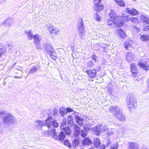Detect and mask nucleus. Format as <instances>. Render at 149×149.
I'll return each instance as SVG.
<instances>
[{"label":"nucleus","instance_id":"1","mask_svg":"<svg viewBox=\"0 0 149 149\" xmlns=\"http://www.w3.org/2000/svg\"><path fill=\"white\" fill-rule=\"evenodd\" d=\"M3 124L5 126H9L14 124L16 122L15 117L11 113H7L2 118Z\"/></svg>","mask_w":149,"mask_h":149},{"label":"nucleus","instance_id":"2","mask_svg":"<svg viewBox=\"0 0 149 149\" xmlns=\"http://www.w3.org/2000/svg\"><path fill=\"white\" fill-rule=\"evenodd\" d=\"M45 134H48V136L52 135V138L56 141H62L65 137V135L64 134L63 131H61L59 134V135H57V133L55 131V129H53L45 132Z\"/></svg>","mask_w":149,"mask_h":149},{"label":"nucleus","instance_id":"3","mask_svg":"<svg viewBox=\"0 0 149 149\" xmlns=\"http://www.w3.org/2000/svg\"><path fill=\"white\" fill-rule=\"evenodd\" d=\"M119 17H116L114 18H112L113 20L110 19L108 20L107 24L109 25H110L112 24H115L116 26L118 28L121 26L123 25L124 23L123 21L119 20Z\"/></svg>","mask_w":149,"mask_h":149},{"label":"nucleus","instance_id":"4","mask_svg":"<svg viewBox=\"0 0 149 149\" xmlns=\"http://www.w3.org/2000/svg\"><path fill=\"white\" fill-rule=\"evenodd\" d=\"M46 126L49 128L52 127H58V124L56 120L53 119L51 117H49L45 120Z\"/></svg>","mask_w":149,"mask_h":149},{"label":"nucleus","instance_id":"5","mask_svg":"<svg viewBox=\"0 0 149 149\" xmlns=\"http://www.w3.org/2000/svg\"><path fill=\"white\" fill-rule=\"evenodd\" d=\"M77 27L80 37L81 39H84L86 36V33L84 29V25L82 21L79 22Z\"/></svg>","mask_w":149,"mask_h":149},{"label":"nucleus","instance_id":"6","mask_svg":"<svg viewBox=\"0 0 149 149\" xmlns=\"http://www.w3.org/2000/svg\"><path fill=\"white\" fill-rule=\"evenodd\" d=\"M127 104L130 111L131 109H134L135 104H136V100L134 97H131L127 100Z\"/></svg>","mask_w":149,"mask_h":149},{"label":"nucleus","instance_id":"7","mask_svg":"<svg viewBox=\"0 0 149 149\" xmlns=\"http://www.w3.org/2000/svg\"><path fill=\"white\" fill-rule=\"evenodd\" d=\"M43 47L46 50L47 53L50 54H51L52 52H53V50H54L52 45L48 42L43 43Z\"/></svg>","mask_w":149,"mask_h":149},{"label":"nucleus","instance_id":"8","mask_svg":"<svg viewBox=\"0 0 149 149\" xmlns=\"http://www.w3.org/2000/svg\"><path fill=\"white\" fill-rule=\"evenodd\" d=\"M126 12L132 15H135L138 14V12L135 9L133 8H126L125 9Z\"/></svg>","mask_w":149,"mask_h":149},{"label":"nucleus","instance_id":"9","mask_svg":"<svg viewBox=\"0 0 149 149\" xmlns=\"http://www.w3.org/2000/svg\"><path fill=\"white\" fill-rule=\"evenodd\" d=\"M122 17L123 19L125 20L126 22L130 21L134 23H136L138 22V19L137 18L133 17H129L127 15L125 16L123 15L122 16Z\"/></svg>","mask_w":149,"mask_h":149},{"label":"nucleus","instance_id":"10","mask_svg":"<svg viewBox=\"0 0 149 149\" xmlns=\"http://www.w3.org/2000/svg\"><path fill=\"white\" fill-rule=\"evenodd\" d=\"M139 65L141 68L144 69L145 70L147 71L149 70V62L146 61L143 62H139Z\"/></svg>","mask_w":149,"mask_h":149},{"label":"nucleus","instance_id":"11","mask_svg":"<svg viewBox=\"0 0 149 149\" xmlns=\"http://www.w3.org/2000/svg\"><path fill=\"white\" fill-rule=\"evenodd\" d=\"M131 71L132 77H136L138 74V70L134 64H131Z\"/></svg>","mask_w":149,"mask_h":149},{"label":"nucleus","instance_id":"12","mask_svg":"<svg viewBox=\"0 0 149 149\" xmlns=\"http://www.w3.org/2000/svg\"><path fill=\"white\" fill-rule=\"evenodd\" d=\"M36 127L38 129H41L42 127L45 125V123L42 120H37L35 122Z\"/></svg>","mask_w":149,"mask_h":149},{"label":"nucleus","instance_id":"13","mask_svg":"<svg viewBox=\"0 0 149 149\" xmlns=\"http://www.w3.org/2000/svg\"><path fill=\"white\" fill-rule=\"evenodd\" d=\"M47 26L49 27V31L51 34H53L55 35H57L58 32L59 31L56 28L53 27L52 25L50 24H48Z\"/></svg>","mask_w":149,"mask_h":149},{"label":"nucleus","instance_id":"14","mask_svg":"<svg viewBox=\"0 0 149 149\" xmlns=\"http://www.w3.org/2000/svg\"><path fill=\"white\" fill-rule=\"evenodd\" d=\"M109 110L115 116L116 114L118 113L120 111V110L119 108H118L116 106H111L110 107Z\"/></svg>","mask_w":149,"mask_h":149},{"label":"nucleus","instance_id":"15","mask_svg":"<svg viewBox=\"0 0 149 149\" xmlns=\"http://www.w3.org/2000/svg\"><path fill=\"white\" fill-rule=\"evenodd\" d=\"M134 58V55L132 53L129 52L127 54L126 60L128 62H131Z\"/></svg>","mask_w":149,"mask_h":149},{"label":"nucleus","instance_id":"16","mask_svg":"<svg viewBox=\"0 0 149 149\" xmlns=\"http://www.w3.org/2000/svg\"><path fill=\"white\" fill-rule=\"evenodd\" d=\"M116 118L121 121H124L125 120V117L121 111L118 113L116 114Z\"/></svg>","mask_w":149,"mask_h":149},{"label":"nucleus","instance_id":"17","mask_svg":"<svg viewBox=\"0 0 149 149\" xmlns=\"http://www.w3.org/2000/svg\"><path fill=\"white\" fill-rule=\"evenodd\" d=\"M86 72L91 78L94 77L96 74V71L95 69L87 70Z\"/></svg>","mask_w":149,"mask_h":149},{"label":"nucleus","instance_id":"18","mask_svg":"<svg viewBox=\"0 0 149 149\" xmlns=\"http://www.w3.org/2000/svg\"><path fill=\"white\" fill-rule=\"evenodd\" d=\"M138 144L135 142H130L128 143V149H138Z\"/></svg>","mask_w":149,"mask_h":149},{"label":"nucleus","instance_id":"19","mask_svg":"<svg viewBox=\"0 0 149 149\" xmlns=\"http://www.w3.org/2000/svg\"><path fill=\"white\" fill-rule=\"evenodd\" d=\"M102 125H99L94 127V130L95 131V133L97 135H98L102 131Z\"/></svg>","mask_w":149,"mask_h":149},{"label":"nucleus","instance_id":"20","mask_svg":"<svg viewBox=\"0 0 149 149\" xmlns=\"http://www.w3.org/2000/svg\"><path fill=\"white\" fill-rule=\"evenodd\" d=\"M60 127L61 129H62V131H63V133H64L66 135H70V134L71 131L69 127H67L62 128V127L61 126Z\"/></svg>","mask_w":149,"mask_h":149},{"label":"nucleus","instance_id":"21","mask_svg":"<svg viewBox=\"0 0 149 149\" xmlns=\"http://www.w3.org/2000/svg\"><path fill=\"white\" fill-rule=\"evenodd\" d=\"M59 113L61 116L62 117H63L65 114L67 113L66 108L64 107H62L59 109Z\"/></svg>","mask_w":149,"mask_h":149},{"label":"nucleus","instance_id":"22","mask_svg":"<svg viewBox=\"0 0 149 149\" xmlns=\"http://www.w3.org/2000/svg\"><path fill=\"white\" fill-rule=\"evenodd\" d=\"M92 142L88 138H86L85 139L82 141V144L83 146H88L89 145L91 144Z\"/></svg>","mask_w":149,"mask_h":149},{"label":"nucleus","instance_id":"23","mask_svg":"<svg viewBox=\"0 0 149 149\" xmlns=\"http://www.w3.org/2000/svg\"><path fill=\"white\" fill-rule=\"evenodd\" d=\"M75 119L76 122L79 124V125L81 126L83 124V119L81 118L80 117L77 115H76L75 117Z\"/></svg>","mask_w":149,"mask_h":149},{"label":"nucleus","instance_id":"24","mask_svg":"<svg viewBox=\"0 0 149 149\" xmlns=\"http://www.w3.org/2000/svg\"><path fill=\"white\" fill-rule=\"evenodd\" d=\"M94 8L95 11L99 12L103 9V6L102 5H99V4H95Z\"/></svg>","mask_w":149,"mask_h":149},{"label":"nucleus","instance_id":"25","mask_svg":"<svg viewBox=\"0 0 149 149\" xmlns=\"http://www.w3.org/2000/svg\"><path fill=\"white\" fill-rule=\"evenodd\" d=\"M140 18L141 22L145 24H149V19L144 15H141Z\"/></svg>","mask_w":149,"mask_h":149},{"label":"nucleus","instance_id":"26","mask_svg":"<svg viewBox=\"0 0 149 149\" xmlns=\"http://www.w3.org/2000/svg\"><path fill=\"white\" fill-rule=\"evenodd\" d=\"M140 39L143 41L146 42L148 41L149 36L147 34H143L141 36Z\"/></svg>","mask_w":149,"mask_h":149},{"label":"nucleus","instance_id":"27","mask_svg":"<svg viewBox=\"0 0 149 149\" xmlns=\"http://www.w3.org/2000/svg\"><path fill=\"white\" fill-rule=\"evenodd\" d=\"M35 43H38L41 39V38L39 35L36 34L33 36V37Z\"/></svg>","mask_w":149,"mask_h":149},{"label":"nucleus","instance_id":"28","mask_svg":"<svg viewBox=\"0 0 149 149\" xmlns=\"http://www.w3.org/2000/svg\"><path fill=\"white\" fill-rule=\"evenodd\" d=\"M68 123L69 125L70 126H72L74 123V120L72 118V117L70 116H69L68 120Z\"/></svg>","mask_w":149,"mask_h":149},{"label":"nucleus","instance_id":"29","mask_svg":"<svg viewBox=\"0 0 149 149\" xmlns=\"http://www.w3.org/2000/svg\"><path fill=\"white\" fill-rule=\"evenodd\" d=\"M118 33L120 37L122 38H124L126 36V35L124 31L122 29H119L118 31Z\"/></svg>","mask_w":149,"mask_h":149},{"label":"nucleus","instance_id":"30","mask_svg":"<svg viewBox=\"0 0 149 149\" xmlns=\"http://www.w3.org/2000/svg\"><path fill=\"white\" fill-rule=\"evenodd\" d=\"M93 143L95 145L96 148L97 147H99L100 144L101 143L98 139L96 138L94 140Z\"/></svg>","mask_w":149,"mask_h":149},{"label":"nucleus","instance_id":"31","mask_svg":"<svg viewBox=\"0 0 149 149\" xmlns=\"http://www.w3.org/2000/svg\"><path fill=\"white\" fill-rule=\"evenodd\" d=\"M124 47L126 50L128 51L131 50L132 47L130 43L128 42H124Z\"/></svg>","mask_w":149,"mask_h":149},{"label":"nucleus","instance_id":"32","mask_svg":"<svg viewBox=\"0 0 149 149\" xmlns=\"http://www.w3.org/2000/svg\"><path fill=\"white\" fill-rule=\"evenodd\" d=\"M115 1L116 4L119 6L123 7L125 6L124 2L122 0L118 1L117 0H115Z\"/></svg>","mask_w":149,"mask_h":149},{"label":"nucleus","instance_id":"33","mask_svg":"<svg viewBox=\"0 0 149 149\" xmlns=\"http://www.w3.org/2000/svg\"><path fill=\"white\" fill-rule=\"evenodd\" d=\"M26 33L27 35L28 38L29 40H31L33 37V34L31 33V31L29 30L26 31Z\"/></svg>","mask_w":149,"mask_h":149},{"label":"nucleus","instance_id":"34","mask_svg":"<svg viewBox=\"0 0 149 149\" xmlns=\"http://www.w3.org/2000/svg\"><path fill=\"white\" fill-rule=\"evenodd\" d=\"M38 68V67H36V66H34L32 67L31 69L29 72L28 74L33 73L36 72L37 71V69Z\"/></svg>","mask_w":149,"mask_h":149},{"label":"nucleus","instance_id":"35","mask_svg":"<svg viewBox=\"0 0 149 149\" xmlns=\"http://www.w3.org/2000/svg\"><path fill=\"white\" fill-rule=\"evenodd\" d=\"M79 141L78 139H74L72 142V146L74 148L76 147L79 145Z\"/></svg>","mask_w":149,"mask_h":149},{"label":"nucleus","instance_id":"36","mask_svg":"<svg viewBox=\"0 0 149 149\" xmlns=\"http://www.w3.org/2000/svg\"><path fill=\"white\" fill-rule=\"evenodd\" d=\"M53 52H52V54H49L50 55L51 58L53 59L54 60H56L57 59V56L55 55V50H54Z\"/></svg>","mask_w":149,"mask_h":149},{"label":"nucleus","instance_id":"37","mask_svg":"<svg viewBox=\"0 0 149 149\" xmlns=\"http://www.w3.org/2000/svg\"><path fill=\"white\" fill-rule=\"evenodd\" d=\"M12 22L11 19H7L5 20L3 23L2 24H7L9 26H10L12 24Z\"/></svg>","mask_w":149,"mask_h":149},{"label":"nucleus","instance_id":"38","mask_svg":"<svg viewBox=\"0 0 149 149\" xmlns=\"http://www.w3.org/2000/svg\"><path fill=\"white\" fill-rule=\"evenodd\" d=\"M110 11H111V12L109 13V15L111 18L112 19V18H114V17H118V16H116L115 12L114 11L111 10Z\"/></svg>","mask_w":149,"mask_h":149},{"label":"nucleus","instance_id":"39","mask_svg":"<svg viewBox=\"0 0 149 149\" xmlns=\"http://www.w3.org/2000/svg\"><path fill=\"white\" fill-rule=\"evenodd\" d=\"M93 19L97 21H99L101 19V17H100L97 13L94 14L93 17Z\"/></svg>","mask_w":149,"mask_h":149},{"label":"nucleus","instance_id":"40","mask_svg":"<svg viewBox=\"0 0 149 149\" xmlns=\"http://www.w3.org/2000/svg\"><path fill=\"white\" fill-rule=\"evenodd\" d=\"M72 126L75 131H80V127L76 124H73Z\"/></svg>","mask_w":149,"mask_h":149},{"label":"nucleus","instance_id":"41","mask_svg":"<svg viewBox=\"0 0 149 149\" xmlns=\"http://www.w3.org/2000/svg\"><path fill=\"white\" fill-rule=\"evenodd\" d=\"M118 146V143H116L115 144H112L110 147V149H117Z\"/></svg>","mask_w":149,"mask_h":149},{"label":"nucleus","instance_id":"42","mask_svg":"<svg viewBox=\"0 0 149 149\" xmlns=\"http://www.w3.org/2000/svg\"><path fill=\"white\" fill-rule=\"evenodd\" d=\"M6 51L4 48H3V47L1 45H0V57L2 54L4 53Z\"/></svg>","mask_w":149,"mask_h":149},{"label":"nucleus","instance_id":"43","mask_svg":"<svg viewBox=\"0 0 149 149\" xmlns=\"http://www.w3.org/2000/svg\"><path fill=\"white\" fill-rule=\"evenodd\" d=\"M6 51L4 48H3V47L1 45H0V57L2 54L4 53Z\"/></svg>","mask_w":149,"mask_h":149},{"label":"nucleus","instance_id":"44","mask_svg":"<svg viewBox=\"0 0 149 149\" xmlns=\"http://www.w3.org/2000/svg\"><path fill=\"white\" fill-rule=\"evenodd\" d=\"M64 144L65 145L67 146L68 147L70 148L71 145L70 143L69 142L68 140H66L64 142Z\"/></svg>","mask_w":149,"mask_h":149},{"label":"nucleus","instance_id":"45","mask_svg":"<svg viewBox=\"0 0 149 149\" xmlns=\"http://www.w3.org/2000/svg\"><path fill=\"white\" fill-rule=\"evenodd\" d=\"M94 65V63L92 61L90 60L87 63V66L90 67H91Z\"/></svg>","mask_w":149,"mask_h":149},{"label":"nucleus","instance_id":"46","mask_svg":"<svg viewBox=\"0 0 149 149\" xmlns=\"http://www.w3.org/2000/svg\"><path fill=\"white\" fill-rule=\"evenodd\" d=\"M133 31L135 32L138 33L140 31V29L139 28L134 26L133 27Z\"/></svg>","mask_w":149,"mask_h":149},{"label":"nucleus","instance_id":"47","mask_svg":"<svg viewBox=\"0 0 149 149\" xmlns=\"http://www.w3.org/2000/svg\"><path fill=\"white\" fill-rule=\"evenodd\" d=\"M81 136L84 138L85 136H86L87 134L83 130H81L80 132Z\"/></svg>","mask_w":149,"mask_h":149},{"label":"nucleus","instance_id":"48","mask_svg":"<svg viewBox=\"0 0 149 149\" xmlns=\"http://www.w3.org/2000/svg\"><path fill=\"white\" fill-rule=\"evenodd\" d=\"M67 113L68 112H71L73 111V110L71 108L68 107L66 109Z\"/></svg>","mask_w":149,"mask_h":149},{"label":"nucleus","instance_id":"49","mask_svg":"<svg viewBox=\"0 0 149 149\" xmlns=\"http://www.w3.org/2000/svg\"><path fill=\"white\" fill-rule=\"evenodd\" d=\"M38 43H36V44H35L36 45V48L39 49H41V45L40 44Z\"/></svg>","mask_w":149,"mask_h":149},{"label":"nucleus","instance_id":"50","mask_svg":"<svg viewBox=\"0 0 149 149\" xmlns=\"http://www.w3.org/2000/svg\"><path fill=\"white\" fill-rule=\"evenodd\" d=\"M80 133V131H75L74 135L75 136H77L79 135Z\"/></svg>","mask_w":149,"mask_h":149},{"label":"nucleus","instance_id":"51","mask_svg":"<svg viewBox=\"0 0 149 149\" xmlns=\"http://www.w3.org/2000/svg\"><path fill=\"white\" fill-rule=\"evenodd\" d=\"M144 30L145 31H147L149 30V24L145 26L144 27Z\"/></svg>","mask_w":149,"mask_h":149},{"label":"nucleus","instance_id":"52","mask_svg":"<svg viewBox=\"0 0 149 149\" xmlns=\"http://www.w3.org/2000/svg\"><path fill=\"white\" fill-rule=\"evenodd\" d=\"M101 0H94V2L95 4H99Z\"/></svg>","mask_w":149,"mask_h":149},{"label":"nucleus","instance_id":"53","mask_svg":"<svg viewBox=\"0 0 149 149\" xmlns=\"http://www.w3.org/2000/svg\"><path fill=\"white\" fill-rule=\"evenodd\" d=\"M7 112H5V111L3 110H0V114L4 116L5 114Z\"/></svg>","mask_w":149,"mask_h":149},{"label":"nucleus","instance_id":"54","mask_svg":"<svg viewBox=\"0 0 149 149\" xmlns=\"http://www.w3.org/2000/svg\"><path fill=\"white\" fill-rule=\"evenodd\" d=\"M108 130V128L106 126H104L102 127V131H107Z\"/></svg>","mask_w":149,"mask_h":149},{"label":"nucleus","instance_id":"55","mask_svg":"<svg viewBox=\"0 0 149 149\" xmlns=\"http://www.w3.org/2000/svg\"><path fill=\"white\" fill-rule=\"evenodd\" d=\"M53 114L55 116H56V115H57L58 111L56 109H55L54 110Z\"/></svg>","mask_w":149,"mask_h":149},{"label":"nucleus","instance_id":"56","mask_svg":"<svg viewBox=\"0 0 149 149\" xmlns=\"http://www.w3.org/2000/svg\"><path fill=\"white\" fill-rule=\"evenodd\" d=\"M105 145H102L100 147V149H105Z\"/></svg>","mask_w":149,"mask_h":149},{"label":"nucleus","instance_id":"57","mask_svg":"<svg viewBox=\"0 0 149 149\" xmlns=\"http://www.w3.org/2000/svg\"><path fill=\"white\" fill-rule=\"evenodd\" d=\"M96 56L95 55H93L92 57V58L95 61H96Z\"/></svg>","mask_w":149,"mask_h":149},{"label":"nucleus","instance_id":"58","mask_svg":"<svg viewBox=\"0 0 149 149\" xmlns=\"http://www.w3.org/2000/svg\"><path fill=\"white\" fill-rule=\"evenodd\" d=\"M6 0H0V3L1 4L3 3L6 2Z\"/></svg>","mask_w":149,"mask_h":149},{"label":"nucleus","instance_id":"59","mask_svg":"<svg viewBox=\"0 0 149 149\" xmlns=\"http://www.w3.org/2000/svg\"><path fill=\"white\" fill-rule=\"evenodd\" d=\"M89 149H97L96 148H95L94 147H92L91 148H89Z\"/></svg>","mask_w":149,"mask_h":149},{"label":"nucleus","instance_id":"60","mask_svg":"<svg viewBox=\"0 0 149 149\" xmlns=\"http://www.w3.org/2000/svg\"><path fill=\"white\" fill-rule=\"evenodd\" d=\"M97 70H98V71H99L100 69H101V67L100 66H98L97 67Z\"/></svg>","mask_w":149,"mask_h":149},{"label":"nucleus","instance_id":"61","mask_svg":"<svg viewBox=\"0 0 149 149\" xmlns=\"http://www.w3.org/2000/svg\"><path fill=\"white\" fill-rule=\"evenodd\" d=\"M140 149H147L146 148L145 146H143Z\"/></svg>","mask_w":149,"mask_h":149},{"label":"nucleus","instance_id":"62","mask_svg":"<svg viewBox=\"0 0 149 149\" xmlns=\"http://www.w3.org/2000/svg\"><path fill=\"white\" fill-rule=\"evenodd\" d=\"M113 133V132L112 131H110V132H109L108 133V134H112Z\"/></svg>","mask_w":149,"mask_h":149},{"label":"nucleus","instance_id":"63","mask_svg":"<svg viewBox=\"0 0 149 149\" xmlns=\"http://www.w3.org/2000/svg\"><path fill=\"white\" fill-rule=\"evenodd\" d=\"M15 78H21L22 77H17V76H15Z\"/></svg>","mask_w":149,"mask_h":149},{"label":"nucleus","instance_id":"64","mask_svg":"<svg viewBox=\"0 0 149 149\" xmlns=\"http://www.w3.org/2000/svg\"><path fill=\"white\" fill-rule=\"evenodd\" d=\"M65 124V123H62V124H61V125H64V124Z\"/></svg>","mask_w":149,"mask_h":149}]
</instances>
